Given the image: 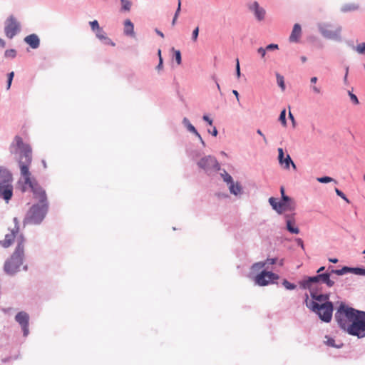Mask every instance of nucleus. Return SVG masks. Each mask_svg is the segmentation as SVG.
I'll list each match as a JSON object with an SVG mask.
<instances>
[{"label":"nucleus","instance_id":"37998d69","mask_svg":"<svg viewBox=\"0 0 365 365\" xmlns=\"http://www.w3.org/2000/svg\"><path fill=\"white\" fill-rule=\"evenodd\" d=\"M335 192H336V194L341 197L344 200H345L346 202L349 203L350 201L346 197V195L341 191L338 188H335Z\"/></svg>","mask_w":365,"mask_h":365},{"label":"nucleus","instance_id":"603ef678","mask_svg":"<svg viewBox=\"0 0 365 365\" xmlns=\"http://www.w3.org/2000/svg\"><path fill=\"white\" fill-rule=\"evenodd\" d=\"M266 51H267L266 48H264L263 47H259L257 49V53L261 56L262 58H264L265 56Z\"/></svg>","mask_w":365,"mask_h":365},{"label":"nucleus","instance_id":"4d7b16f0","mask_svg":"<svg viewBox=\"0 0 365 365\" xmlns=\"http://www.w3.org/2000/svg\"><path fill=\"white\" fill-rule=\"evenodd\" d=\"M207 132L210 133L212 136L216 137L218 134V131L216 128V127H213L212 130L208 129Z\"/></svg>","mask_w":365,"mask_h":365},{"label":"nucleus","instance_id":"79ce46f5","mask_svg":"<svg viewBox=\"0 0 365 365\" xmlns=\"http://www.w3.org/2000/svg\"><path fill=\"white\" fill-rule=\"evenodd\" d=\"M91 29L93 31H97L98 29H101L99 24L97 20H94L89 22Z\"/></svg>","mask_w":365,"mask_h":365},{"label":"nucleus","instance_id":"ddd939ff","mask_svg":"<svg viewBox=\"0 0 365 365\" xmlns=\"http://www.w3.org/2000/svg\"><path fill=\"white\" fill-rule=\"evenodd\" d=\"M248 9L253 13L255 19L257 21H262L265 19L266 10L260 6L259 4L255 1L252 3L247 4Z\"/></svg>","mask_w":365,"mask_h":365},{"label":"nucleus","instance_id":"412c9836","mask_svg":"<svg viewBox=\"0 0 365 365\" xmlns=\"http://www.w3.org/2000/svg\"><path fill=\"white\" fill-rule=\"evenodd\" d=\"M124 34L126 36H133L134 25L130 19H126L124 22Z\"/></svg>","mask_w":365,"mask_h":365},{"label":"nucleus","instance_id":"8fccbe9b","mask_svg":"<svg viewBox=\"0 0 365 365\" xmlns=\"http://www.w3.org/2000/svg\"><path fill=\"white\" fill-rule=\"evenodd\" d=\"M279 48V46L277 44H275V43H270V44H268L267 46H266V49L267 51H274V50H277Z\"/></svg>","mask_w":365,"mask_h":365},{"label":"nucleus","instance_id":"f8f14e48","mask_svg":"<svg viewBox=\"0 0 365 365\" xmlns=\"http://www.w3.org/2000/svg\"><path fill=\"white\" fill-rule=\"evenodd\" d=\"M15 320L21 326L24 336H27L29 334V315L24 311L19 312L15 316Z\"/></svg>","mask_w":365,"mask_h":365},{"label":"nucleus","instance_id":"58836bf2","mask_svg":"<svg viewBox=\"0 0 365 365\" xmlns=\"http://www.w3.org/2000/svg\"><path fill=\"white\" fill-rule=\"evenodd\" d=\"M277 150H278V160H279V163L281 165H284V160H285V158H286V157H284V150L281 148H278Z\"/></svg>","mask_w":365,"mask_h":365},{"label":"nucleus","instance_id":"69168bd1","mask_svg":"<svg viewBox=\"0 0 365 365\" xmlns=\"http://www.w3.org/2000/svg\"><path fill=\"white\" fill-rule=\"evenodd\" d=\"M155 33H156L158 36H160V37H162V38H163V37H164V34H163V33L162 31H160V30H158V29H155Z\"/></svg>","mask_w":365,"mask_h":365},{"label":"nucleus","instance_id":"680f3d73","mask_svg":"<svg viewBox=\"0 0 365 365\" xmlns=\"http://www.w3.org/2000/svg\"><path fill=\"white\" fill-rule=\"evenodd\" d=\"M312 91L315 93H321V90L319 88H318L317 86H312Z\"/></svg>","mask_w":365,"mask_h":365},{"label":"nucleus","instance_id":"2eb2a0df","mask_svg":"<svg viewBox=\"0 0 365 365\" xmlns=\"http://www.w3.org/2000/svg\"><path fill=\"white\" fill-rule=\"evenodd\" d=\"M295 214H285L284 217L286 219V230L291 234L297 235L300 230L297 226L295 225Z\"/></svg>","mask_w":365,"mask_h":365},{"label":"nucleus","instance_id":"ea45409f","mask_svg":"<svg viewBox=\"0 0 365 365\" xmlns=\"http://www.w3.org/2000/svg\"><path fill=\"white\" fill-rule=\"evenodd\" d=\"M348 95H349L350 100L353 104H354V105L359 104V101L358 99V97L354 93H353L351 91H349Z\"/></svg>","mask_w":365,"mask_h":365},{"label":"nucleus","instance_id":"f704fd0d","mask_svg":"<svg viewBox=\"0 0 365 365\" xmlns=\"http://www.w3.org/2000/svg\"><path fill=\"white\" fill-rule=\"evenodd\" d=\"M264 267H266V263H264L262 262H258L254 263L252 265L251 269L252 272H257Z\"/></svg>","mask_w":365,"mask_h":365},{"label":"nucleus","instance_id":"c756f323","mask_svg":"<svg viewBox=\"0 0 365 365\" xmlns=\"http://www.w3.org/2000/svg\"><path fill=\"white\" fill-rule=\"evenodd\" d=\"M121 4V11H129L130 10L132 3L129 0H120Z\"/></svg>","mask_w":365,"mask_h":365},{"label":"nucleus","instance_id":"cd10ccee","mask_svg":"<svg viewBox=\"0 0 365 365\" xmlns=\"http://www.w3.org/2000/svg\"><path fill=\"white\" fill-rule=\"evenodd\" d=\"M268 201L272 209L279 214V201H277V199L274 197H271L269 198Z\"/></svg>","mask_w":365,"mask_h":365},{"label":"nucleus","instance_id":"393cba45","mask_svg":"<svg viewBox=\"0 0 365 365\" xmlns=\"http://www.w3.org/2000/svg\"><path fill=\"white\" fill-rule=\"evenodd\" d=\"M326 338L327 339V340L326 341V344L329 346L334 347L336 349H340V348L343 347V346H344V344L341 342L338 344H336L334 339L332 337L326 336Z\"/></svg>","mask_w":365,"mask_h":365},{"label":"nucleus","instance_id":"1a4fd4ad","mask_svg":"<svg viewBox=\"0 0 365 365\" xmlns=\"http://www.w3.org/2000/svg\"><path fill=\"white\" fill-rule=\"evenodd\" d=\"M197 165L199 168L202 169L206 173H209L212 170L219 171L221 167L215 157L212 155H206L202 157Z\"/></svg>","mask_w":365,"mask_h":365},{"label":"nucleus","instance_id":"bb28decb","mask_svg":"<svg viewBox=\"0 0 365 365\" xmlns=\"http://www.w3.org/2000/svg\"><path fill=\"white\" fill-rule=\"evenodd\" d=\"M359 6L354 4H346L341 6V11L344 13L355 11L358 9Z\"/></svg>","mask_w":365,"mask_h":365},{"label":"nucleus","instance_id":"a18cd8bd","mask_svg":"<svg viewBox=\"0 0 365 365\" xmlns=\"http://www.w3.org/2000/svg\"><path fill=\"white\" fill-rule=\"evenodd\" d=\"M96 36L98 38H99L100 40H103L104 38V37L106 36V32L103 31V29L102 28H101L100 29H98L96 32Z\"/></svg>","mask_w":365,"mask_h":365},{"label":"nucleus","instance_id":"2f4dec72","mask_svg":"<svg viewBox=\"0 0 365 365\" xmlns=\"http://www.w3.org/2000/svg\"><path fill=\"white\" fill-rule=\"evenodd\" d=\"M220 175L223 178V180L228 185L234 182L232 177L228 174L225 170H223V173H222Z\"/></svg>","mask_w":365,"mask_h":365},{"label":"nucleus","instance_id":"9b49d317","mask_svg":"<svg viewBox=\"0 0 365 365\" xmlns=\"http://www.w3.org/2000/svg\"><path fill=\"white\" fill-rule=\"evenodd\" d=\"M21 30V25L16 19L9 16L5 21L4 32L7 38H13Z\"/></svg>","mask_w":365,"mask_h":365},{"label":"nucleus","instance_id":"de8ad7c7","mask_svg":"<svg viewBox=\"0 0 365 365\" xmlns=\"http://www.w3.org/2000/svg\"><path fill=\"white\" fill-rule=\"evenodd\" d=\"M235 73H236V76H237V78H240V77L241 76V71H240V62H239L238 58L236 59Z\"/></svg>","mask_w":365,"mask_h":365},{"label":"nucleus","instance_id":"72a5a7b5","mask_svg":"<svg viewBox=\"0 0 365 365\" xmlns=\"http://www.w3.org/2000/svg\"><path fill=\"white\" fill-rule=\"evenodd\" d=\"M172 50L174 51L173 58L175 59V61H176L178 65L181 64V63H182V56H181L180 51V50H175L174 48H173Z\"/></svg>","mask_w":365,"mask_h":365},{"label":"nucleus","instance_id":"6e6552de","mask_svg":"<svg viewBox=\"0 0 365 365\" xmlns=\"http://www.w3.org/2000/svg\"><path fill=\"white\" fill-rule=\"evenodd\" d=\"M347 334L358 339L365 337V311L359 310L354 322L350 323Z\"/></svg>","mask_w":365,"mask_h":365},{"label":"nucleus","instance_id":"423d86ee","mask_svg":"<svg viewBox=\"0 0 365 365\" xmlns=\"http://www.w3.org/2000/svg\"><path fill=\"white\" fill-rule=\"evenodd\" d=\"M320 34L326 39L341 42L342 27L339 24L329 22H320L317 24Z\"/></svg>","mask_w":365,"mask_h":365},{"label":"nucleus","instance_id":"49530a36","mask_svg":"<svg viewBox=\"0 0 365 365\" xmlns=\"http://www.w3.org/2000/svg\"><path fill=\"white\" fill-rule=\"evenodd\" d=\"M198 36H199V27L197 26L195 29H194V30L192 31V41L193 42H195L197 41V38H198Z\"/></svg>","mask_w":365,"mask_h":365},{"label":"nucleus","instance_id":"09e8293b","mask_svg":"<svg viewBox=\"0 0 365 365\" xmlns=\"http://www.w3.org/2000/svg\"><path fill=\"white\" fill-rule=\"evenodd\" d=\"M201 155V153L200 151L199 150H194L192 151L190 154V156L192 158V160H195L197 158H198L199 157H200Z\"/></svg>","mask_w":365,"mask_h":365},{"label":"nucleus","instance_id":"c9c22d12","mask_svg":"<svg viewBox=\"0 0 365 365\" xmlns=\"http://www.w3.org/2000/svg\"><path fill=\"white\" fill-rule=\"evenodd\" d=\"M14 77V71H11V72H9L7 73L6 90L10 89L11 84H12Z\"/></svg>","mask_w":365,"mask_h":365},{"label":"nucleus","instance_id":"9d476101","mask_svg":"<svg viewBox=\"0 0 365 365\" xmlns=\"http://www.w3.org/2000/svg\"><path fill=\"white\" fill-rule=\"evenodd\" d=\"M279 277V276L277 274L263 269L255 276V282L259 286L264 287L269 284H274Z\"/></svg>","mask_w":365,"mask_h":365},{"label":"nucleus","instance_id":"13d9d810","mask_svg":"<svg viewBox=\"0 0 365 365\" xmlns=\"http://www.w3.org/2000/svg\"><path fill=\"white\" fill-rule=\"evenodd\" d=\"M180 9H181V1L180 0H178V8L175 11V13L174 14V16H175V18H178V16H179V14L180 12Z\"/></svg>","mask_w":365,"mask_h":365},{"label":"nucleus","instance_id":"4468645a","mask_svg":"<svg viewBox=\"0 0 365 365\" xmlns=\"http://www.w3.org/2000/svg\"><path fill=\"white\" fill-rule=\"evenodd\" d=\"M279 203V214H282L284 211H293L295 209L294 202L293 200L288 195L281 197Z\"/></svg>","mask_w":365,"mask_h":365},{"label":"nucleus","instance_id":"7ed1b4c3","mask_svg":"<svg viewBox=\"0 0 365 365\" xmlns=\"http://www.w3.org/2000/svg\"><path fill=\"white\" fill-rule=\"evenodd\" d=\"M34 200L37 202L33 204L26 213L24 225H39L46 218L49 210V202L43 188L32 187Z\"/></svg>","mask_w":365,"mask_h":365},{"label":"nucleus","instance_id":"c85d7f7f","mask_svg":"<svg viewBox=\"0 0 365 365\" xmlns=\"http://www.w3.org/2000/svg\"><path fill=\"white\" fill-rule=\"evenodd\" d=\"M350 272L356 275L365 276V267H350Z\"/></svg>","mask_w":365,"mask_h":365},{"label":"nucleus","instance_id":"f3484780","mask_svg":"<svg viewBox=\"0 0 365 365\" xmlns=\"http://www.w3.org/2000/svg\"><path fill=\"white\" fill-rule=\"evenodd\" d=\"M24 40L33 49H36L40 46V38L36 34L26 36Z\"/></svg>","mask_w":365,"mask_h":365},{"label":"nucleus","instance_id":"39448f33","mask_svg":"<svg viewBox=\"0 0 365 365\" xmlns=\"http://www.w3.org/2000/svg\"><path fill=\"white\" fill-rule=\"evenodd\" d=\"M13 175L11 171L0 166V198L9 202L13 196Z\"/></svg>","mask_w":365,"mask_h":365},{"label":"nucleus","instance_id":"5701e85b","mask_svg":"<svg viewBox=\"0 0 365 365\" xmlns=\"http://www.w3.org/2000/svg\"><path fill=\"white\" fill-rule=\"evenodd\" d=\"M182 124L189 132L193 133L195 135H199V132L197 130L195 127L190 123L187 118L185 117L182 119Z\"/></svg>","mask_w":365,"mask_h":365},{"label":"nucleus","instance_id":"e433bc0d","mask_svg":"<svg viewBox=\"0 0 365 365\" xmlns=\"http://www.w3.org/2000/svg\"><path fill=\"white\" fill-rule=\"evenodd\" d=\"M16 51L14 48L7 49L4 52V56L6 58H14L16 56Z\"/></svg>","mask_w":365,"mask_h":365},{"label":"nucleus","instance_id":"4c0bfd02","mask_svg":"<svg viewBox=\"0 0 365 365\" xmlns=\"http://www.w3.org/2000/svg\"><path fill=\"white\" fill-rule=\"evenodd\" d=\"M279 121L283 126H287L286 110L283 109L279 116Z\"/></svg>","mask_w":365,"mask_h":365},{"label":"nucleus","instance_id":"aec40b11","mask_svg":"<svg viewBox=\"0 0 365 365\" xmlns=\"http://www.w3.org/2000/svg\"><path fill=\"white\" fill-rule=\"evenodd\" d=\"M16 247L14 250L24 253V244L26 242V238L21 233L16 235Z\"/></svg>","mask_w":365,"mask_h":365},{"label":"nucleus","instance_id":"6ab92c4d","mask_svg":"<svg viewBox=\"0 0 365 365\" xmlns=\"http://www.w3.org/2000/svg\"><path fill=\"white\" fill-rule=\"evenodd\" d=\"M330 277H331L332 274H336L338 276H341L348 273H351L350 272V267L348 266H344L341 269H334L333 266L329 265L328 267Z\"/></svg>","mask_w":365,"mask_h":365},{"label":"nucleus","instance_id":"dca6fc26","mask_svg":"<svg viewBox=\"0 0 365 365\" xmlns=\"http://www.w3.org/2000/svg\"><path fill=\"white\" fill-rule=\"evenodd\" d=\"M19 230V226H14V228L11 230V232L5 235L4 240H0V245L4 248H8L10 247L15 240L16 235L18 234Z\"/></svg>","mask_w":365,"mask_h":365},{"label":"nucleus","instance_id":"774afa93","mask_svg":"<svg viewBox=\"0 0 365 365\" xmlns=\"http://www.w3.org/2000/svg\"><path fill=\"white\" fill-rule=\"evenodd\" d=\"M343 81H344V83L345 85H348V84H349V81H348V76L344 75V78H343Z\"/></svg>","mask_w":365,"mask_h":365},{"label":"nucleus","instance_id":"bf43d9fd","mask_svg":"<svg viewBox=\"0 0 365 365\" xmlns=\"http://www.w3.org/2000/svg\"><path fill=\"white\" fill-rule=\"evenodd\" d=\"M232 93L235 96L236 98H237V101L238 102V103L240 105V95H239V93L237 90H232Z\"/></svg>","mask_w":365,"mask_h":365},{"label":"nucleus","instance_id":"052dcab7","mask_svg":"<svg viewBox=\"0 0 365 365\" xmlns=\"http://www.w3.org/2000/svg\"><path fill=\"white\" fill-rule=\"evenodd\" d=\"M199 140H200V142L201 143L203 147H205L206 144L205 143V141L203 140L201 135L199 133V135H195Z\"/></svg>","mask_w":365,"mask_h":365},{"label":"nucleus","instance_id":"7c9ffc66","mask_svg":"<svg viewBox=\"0 0 365 365\" xmlns=\"http://www.w3.org/2000/svg\"><path fill=\"white\" fill-rule=\"evenodd\" d=\"M354 50L357 51L359 54L365 55V43H359L357 46L351 45Z\"/></svg>","mask_w":365,"mask_h":365},{"label":"nucleus","instance_id":"a211bd4d","mask_svg":"<svg viewBox=\"0 0 365 365\" xmlns=\"http://www.w3.org/2000/svg\"><path fill=\"white\" fill-rule=\"evenodd\" d=\"M302 34V27L299 24H295L293 26L292 33L289 36V41L290 42L297 43L299 41Z\"/></svg>","mask_w":365,"mask_h":365},{"label":"nucleus","instance_id":"c03bdc74","mask_svg":"<svg viewBox=\"0 0 365 365\" xmlns=\"http://www.w3.org/2000/svg\"><path fill=\"white\" fill-rule=\"evenodd\" d=\"M278 259L277 257L274 258H267L265 261H264V263H266L267 269L269 268V265L274 264L277 262Z\"/></svg>","mask_w":365,"mask_h":365},{"label":"nucleus","instance_id":"e2e57ef3","mask_svg":"<svg viewBox=\"0 0 365 365\" xmlns=\"http://www.w3.org/2000/svg\"><path fill=\"white\" fill-rule=\"evenodd\" d=\"M257 133L262 136L264 141L267 143V139L264 135L262 133V130L260 129L257 130Z\"/></svg>","mask_w":365,"mask_h":365},{"label":"nucleus","instance_id":"0e129e2a","mask_svg":"<svg viewBox=\"0 0 365 365\" xmlns=\"http://www.w3.org/2000/svg\"><path fill=\"white\" fill-rule=\"evenodd\" d=\"M289 118L292 120L293 125H294L295 124L294 117L290 111L289 112Z\"/></svg>","mask_w":365,"mask_h":365},{"label":"nucleus","instance_id":"a19ab883","mask_svg":"<svg viewBox=\"0 0 365 365\" xmlns=\"http://www.w3.org/2000/svg\"><path fill=\"white\" fill-rule=\"evenodd\" d=\"M317 181L321 183H328L334 181V179L329 176H323L317 178Z\"/></svg>","mask_w":365,"mask_h":365},{"label":"nucleus","instance_id":"338daca9","mask_svg":"<svg viewBox=\"0 0 365 365\" xmlns=\"http://www.w3.org/2000/svg\"><path fill=\"white\" fill-rule=\"evenodd\" d=\"M329 262L336 264L339 262V259L337 258H329Z\"/></svg>","mask_w":365,"mask_h":365},{"label":"nucleus","instance_id":"4be33fe9","mask_svg":"<svg viewBox=\"0 0 365 365\" xmlns=\"http://www.w3.org/2000/svg\"><path fill=\"white\" fill-rule=\"evenodd\" d=\"M229 190L231 194L237 196L242 192V187L240 182H232L229 185Z\"/></svg>","mask_w":365,"mask_h":365},{"label":"nucleus","instance_id":"f257e3e1","mask_svg":"<svg viewBox=\"0 0 365 365\" xmlns=\"http://www.w3.org/2000/svg\"><path fill=\"white\" fill-rule=\"evenodd\" d=\"M301 289H308L310 293L312 301L308 302V295L306 294V305L314 313L318 315L319 318L324 322L329 323L332 319L334 304L329 300L331 293L323 292L324 286L331 288L335 284L331 279L329 269L324 274H317L313 276H305L299 282Z\"/></svg>","mask_w":365,"mask_h":365},{"label":"nucleus","instance_id":"0eeeda50","mask_svg":"<svg viewBox=\"0 0 365 365\" xmlns=\"http://www.w3.org/2000/svg\"><path fill=\"white\" fill-rule=\"evenodd\" d=\"M24 253L14 250L9 258L4 264V271L9 276H14L20 271V267L23 264Z\"/></svg>","mask_w":365,"mask_h":365},{"label":"nucleus","instance_id":"864d4df0","mask_svg":"<svg viewBox=\"0 0 365 365\" xmlns=\"http://www.w3.org/2000/svg\"><path fill=\"white\" fill-rule=\"evenodd\" d=\"M202 120L207 122L210 125H212L213 120L207 115H203Z\"/></svg>","mask_w":365,"mask_h":365},{"label":"nucleus","instance_id":"b1692460","mask_svg":"<svg viewBox=\"0 0 365 365\" xmlns=\"http://www.w3.org/2000/svg\"><path fill=\"white\" fill-rule=\"evenodd\" d=\"M290 165L292 166V168L296 170L297 167L294 163L293 162L292 159L291 158L290 155L289 154L287 155L285 160H284V165H282L284 169H289Z\"/></svg>","mask_w":365,"mask_h":365},{"label":"nucleus","instance_id":"3c124183","mask_svg":"<svg viewBox=\"0 0 365 365\" xmlns=\"http://www.w3.org/2000/svg\"><path fill=\"white\" fill-rule=\"evenodd\" d=\"M101 41L103 42L104 44L111 45L113 46H115V43L112 41V40L110 38H109L108 37H107L106 36Z\"/></svg>","mask_w":365,"mask_h":365},{"label":"nucleus","instance_id":"6e6d98bb","mask_svg":"<svg viewBox=\"0 0 365 365\" xmlns=\"http://www.w3.org/2000/svg\"><path fill=\"white\" fill-rule=\"evenodd\" d=\"M295 242L298 246H299L302 250H304V242L301 238H296Z\"/></svg>","mask_w":365,"mask_h":365},{"label":"nucleus","instance_id":"20e7f679","mask_svg":"<svg viewBox=\"0 0 365 365\" xmlns=\"http://www.w3.org/2000/svg\"><path fill=\"white\" fill-rule=\"evenodd\" d=\"M359 310L341 302L334 314V319L341 330L347 333L350 323L354 322Z\"/></svg>","mask_w":365,"mask_h":365},{"label":"nucleus","instance_id":"f03ea898","mask_svg":"<svg viewBox=\"0 0 365 365\" xmlns=\"http://www.w3.org/2000/svg\"><path fill=\"white\" fill-rule=\"evenodd\" d=\"M10 152L16 155V159L20 168L21 175L24 178V182L20 186L22 192L27 191L28 186L30 187L32 194V187L43 188L36 181L31 180L29 167L32 162V149L29 144L24 143L21 137L16 135L10 145Z\"/></svg>","mask_w":365,"mask_h":365},{"label":"nucleus","instance_id":"a878e982","mask_svg":"<svg viewBox=\"0 0 365 365\" xmlns=\"http://www.w3.org/2000/svg\"><path fill=\"white\" fill-rule=\"evenodd\" d=\"M275 76H276L277 83L278 86L281 88V90L282 91H285L286 86H285V83H284V76L277 72L275 73Z\"/></svg>","mask_w":365,"mask_h":365},{"label":"nucleus","instance_id":"473e14b6","mask_svg":"<svg viewBox=\"0 0 365 365\" xmlns=\"http://www.w3.org/2000/svg\"><path fill=\"white\" fill-rule=\"evenodd\" d=\"M282 284L287 290H294L297 288V285L295 284L291 283L286 279H283Z\"/></svg>","mask_w":365,"mask_h":365},{"label":"nucleus","instance_id":"5fc2aeb1","mask_svg":"<svg viewBox=\"0 0 365 365\" xmlns=\"http://www.w3.org/2000/svg\"><path fill=\"white\" fill-rule=\"evenodd\" d=\"M327 272V268H326V267H324V266H322V267H319L316 272V273H317V274H324Z\"/></svg>","mask_w":365,"mask_h":365}]
</instances>
